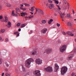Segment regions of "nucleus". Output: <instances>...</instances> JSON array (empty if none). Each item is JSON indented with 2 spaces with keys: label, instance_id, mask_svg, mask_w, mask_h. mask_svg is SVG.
Returning <instances> with one entry per match:
<instances>
[{
  "label": "nucleus",
  "instance_id": "f257e3e1",
  "mask_svg": "<svg viewBox=\"0 0 76 76\" xmlns=\"http://www.w3.org/2000/svg\"><path fill=\"white\" fill-rule=\"evenodd\" d=\"M31 62H34V60L32 58H30L27 59L25 61V64L27 68H29Z\"/></svg>",
  "mask_w": 76,
  "mask_h": 76
},
{
  "label": "nucleus",
  "instance_id": "f03ea898",
  "mask_svg": "<svg viewBox=\"0 0 76 76\" xmlns=\"http://www.w3.org/2000/svg\"><path fill=\"white\" fill-rule=\"evenodd\" d=\"M67 70V68L66 67H64L61 68V73L62 75H64Z\"/></svg>",
  "mask_w": 76,
  "mask_h": 76
},
{
  "label": "nucleus",
  "instance_id": "7ed1b4c3",
  "mask_svg": "<svg viewBox=\"0 0 76 76\" xmlns=\"http://www.w3.org/2000/svg\"><path fill=\"white\" fill-rule=\"evenodd\" d=\"M44 69L45 70H46L47 72H53V69L51 66H48L46 68H45Z\"/></svg>",
  "mask_w": 76,
  "mask_h": 76
},
{
  "label": "nucleus",
  "instance_id": "20e7f679",
  "mask_svg": "<svg viewBox=\"0 0 76 76\" xmlns=\"http://www.w3.org/2000/svg\"><path fill=\"white\" fill-rule=\"evenodd\" d=\"M66 45H63L60 48V51L61 53H63L66 49Z\"/></svg>",
  "mask_w": 76,
  "mask_h": 76
},
{
  "label": "nucleus",
  "instance_id": "39448f33",
  "mask_svg": "<svg viewBox=\"0 0 76 76\" xmlns=\"http://www.w3.org/2000/svg\"><path fill=\"white\" fill-rule=\"evenodd\" d=\"M34 74L36 76H41L40 71L39 70H36L34 72Z\"/></svg>",
  "mask_w": 76,
  "mask_h": 76
},
{
  "label": "nucleus",
  "instance_id": "423d86ee",
  "mask_svg": "<svg viewBox=\"0 0 76 76\" xmlns=\"http://www.w3.org/2000/svg\"><path fill=\"white\" fill-rule=\"evenodd\" d=\"M36 62L37 64H41L42 62V61L40 59H37L36 60Z\"/></svg>",
  "mask_w": 76,
  "mask_h": 76
},
{
  "label": "nucleus",
  "instance_id": "0eeeda50",
  "mask_svg": "<svg viewBox=\"0 0 76 76\" xmlns=\"http://www.w3.org/2000/svg\"><path fill=\"white\" fill-rule=\"evenodd\" d=\"M55 67L54 68L55 69V72H57V71L59 69V66L57 65V64H55Z\"/></svg>",
  "mask_w": 76,
  "mask_h": 76
},
{
  "label": "nucleus",
  "instance_id": "6e6552de",
  "mask_svg": "<svg viewBox=\"0 0 76 76\" xmlns=\"http://www.w3.org/2000/svg\"><path fill=\"white\" fill-rule=\"evenodd\" d=\"M47 31H48V29L47 28H45L41 31V32L42 34H45Z\"/></svg>",
  "mask_w": 76,
  "mask_h": 76
},
{
  "label": "nucleus",
  "instance_id": "1a4fd4ad",
  "mask_svg": "<svg viewBox=\"0 0 76 76\" xmlns=\"http://www.w3.org/2000/svg\"><path fill=\"white\" fill-rule=\"evenodd\" d=\"M66 34L68 35H69L70 36H74V34H72V33L70 31H67Z\"/></svg>",
  "mask_w": 76,
  "mask_h": 76
},
{
  "label": "nucleus",
  "instance_id": "9d476101",
  "mask_svg": "<svg viewBox=\"0 0 76 76\" xmlns=\"http://www.w3.org/2000/svg\"><path fill=\"white\" fill-rule=\"evenodd\" d=\"M67 25H68V26H72L73 25V22H68L67 23Z\"/></svg>",
  "mask_w": 76,
  "mask_h": 76
},
{
  "label": "nucleus",
  "instance_id": "9b49d317",
  "mask_svg": "<svg viewBox=\"0 0 76 76\" xmlns=\"http://www.w3.org/2000/svg\"><path fill=\"white\" fill-rule=\"evenodd\" d=\"M6 26H7L8 28H10V27H11L12 25H11V23L9 21L8 23L6 25Z\"/></svg>",
  "mask_w": 76,
  "mask_h": 76
},
{
  "label": "nucleus",
  "instance_id": "f8f14e48",
  "mask_svg": "<svg viewBox=\"0 0 76 76\" xmlns=\"http://www.w3.org/2000/svg\"><path fill=\"white\" fill-rule=\"evenodd\" d=\"M52 51V49L50 48V49H48L47 50H46V52L47 54H49L50 53V52H51Z\"/></svg>",
  "mask_w": 76,
  "mask_h": 76
},
{
  "label": "nucleus",
  "instance_id": "ddd939ff",
  "mask_svg": "<svg viewBox=\"0 0 76 76\" xmlns=\"http://www.w3.org/2000/svg\"><path fill=\"white\" fill-rule=\"evenodd\" d=\"M36 53H37V51H36V50H34L33 51H32L31 52V55H35V54H36Z\"/></svg>",
  "mask_w": 76,
  "mask_h": 76
},
{
  "label": "nucleus",
  "instance_id": "4468645a",
  "mask_svg": "<svg viewBox=\"0 0 76 76\" xmlns=\"http://www.w3.org/2000/svg\"><path fill=\"white\" fill-rule=\"evenodd\" d=\"M54 7V5L53 4H50L49 6V8L50 9H52L53 7Z\"/></svg>",
  "mask_w": 76,
  "mask_h": 76
},
{
  "label": "nucleus",
  "instance_id": "2eb2a0df",
  "mask_svg": "<svg viewBox=\"0 0 76 76\" xmlns=\"http://www.w3.org/2000/svg\"><path fill=\"white\" fill-rule=\"evenodd\" d=\"M72 59V55L69 56V57L67 58V60H70Z\"/></svg>",
  "mask_w": 76,
  "mask_h": 76
},
{
  "label": "nucleus",
  "instance_id": "dca6fc26",
  "mask_svg": "<svg viewBox=\"0 0 76 76\" xmlns=\"http://www.w3.org/2000/svg\"><path fill=\"white\" fill-rule=\"evenodd\" d=\"M20 6H21L20 7V9H21V10H25V9L23 8V4H20Z\"/></svg>",
  "mask_w": 76,
  "mask_h": 76
},
{
  "label": "nucleus",
  "instance_id": "f3484780",
  "mask_svg": "<svg viewBox=\"0 0 76 76\" xmlns=\"http://www.w3.org/2000/svg\"><path fill=\"white\" fill-rule=\"evenodd\" d=\"M11 15H12V16H16V14H15L14 11H12Z\"/></svg>",
  "mask_w": 76,
  "mask_h": 76
},
{
  "label": "nucleus",
  "instance_id": "a211bd4d",
  "mask_svg": "<svg viewBox=\"0 0 76 76\" xmlns=\"http://www.w3.org/2000/svg\"><path fill=\"white\" fill-rule=\"evenodd\" d=\"M5 22H8V18H7V17L6 16L5 17Z\"/></svg>",
  "mask_w": 76,
  "mask_h": 76
},
{
  "label": "nucleus",
  "instance_id": "6ab92c4d",
  "mask_svg": "<svg viewBox=\"0 0 76 76\" xmlns=\"http://www.w3.org/2000/svg\"><path fill=\"white\" fill-rule=\"evenodd\" d=\"M53 21V19H50V20H49L48 23L49 24H51V23Z\"/></svg>",
  "mask_w": 76,
  "mask_h": 76
},
{
  "label": "nucleus",
  "instance_id": "aec40b11",
  "mask_svg": "<svg viewBox=\"0 0 76 76\" xmlns=\"http://www.w3.org/2000/svg\"><path fill=\"white\" fill-rule=\"evenodd\" d=\"M20 12V10L19 8H16V13H18V12Z\"/></svg>",
  "mask_w": 76,
  "mask_h": 76
},
{
  "label": "nucleus",
  "instance_id": "412c9836",
  "mask_svg": "<svg viewBox=\"0 0 76 76\" xmlns=\"http://www.w3.org/2000/svg\"><path fill=\"white\" fill-rule=\"evenodd\" d=\"M47 21H46V20H43L42 21V23H43V24H45V23H46Z\"/></svg>",
  "mask_w": 76,
  "mask_h": 76
},
{
  "label": "nucleus",
  "instance_id": "4be33fe9",
  "mask_svg": "<svg viewBox=\"0 0 76 76\" xmlns=\"http://www.w3.org/2000/svg\"><path fill=\"white\" fill-rule=\"evenodd\" d=\"M21 28H24L25 26V24H23L21 25Z\"/></svg>",
  "mask_w": 76,
  "mask_h": 76
},
{
  "label": "nucleus",
  "instance_id": "5701e85b",
  "mask_svg": "<svg viewBox=\"0 0 76 76\" xmlns=\"http://www.w3.org/2000/svg\"><path fill=\"white\" fill-rule=\"evenodd\" d=\"M22 15V16H24L25 15H26V12L25 13H22L21 14Z\"/></svg>",
  "mask_w": 76,
  "mask_h": 76
},
{
  "label": "nucleus",
  "instance_id": "b1692460",
  "mask_svg": "<svg viewBox=\"0 0 76 76\" xmlns=\"http://www.w3.org/2000/svg\"><path fill=\"white\" fill-rule=\"evenodd\" d=\"M6 5L7 6V7H11V5L10 4L7 3V4H6Z\"/></svg>",
  "mask_w": 76,
  "mask_h": 76
},
{
  "label": "nucleus",
  "instance_id": "393cba45",
  "mask_svg": "<svg viewBox=\"0 0 76 76\" xmlns=\"http://www.w3.org/2000/svg\"><path fill=\"white\" fill-rule=\"evenodd\" d=\"M5 31V30L4 29H2L1 30V32L2 33H3V32H4Z\"/></svg>",
  "mask_w": 76,
  "mask_h": 76
},
{
  "label": "nucleus",
  "instance_id": "a878e982",
  "mask_svg": "<svg viewBox=\"0 0 76 76\" xmlns=\"http://www.w3.org/2000/svg\"><path fill=\"white\" fill-rule=\"evenodd\" d=\"M61 12H60V16L61 18L62 19H63V15H62V14H61Z\"/></svg>",
  "mask_w": 76,
  "mask_h": 76
},
{
  "label": "nucleus",
  "instance_id": "bb28decb",
  "mask_svg": "<svg viewBox=\"0 0 76 76\" xmlns=\"http://www.w3.org/2000/svg\"><path fill=\"white\" fill-rule=\"evenodd\" d=\"M22 68L23 70V72H25L26 70L25 68V67H24L23 66H22Z\"/></svg>",
  "mask_w": 76,
  "mask_h": 76
},
{
  "label": "nucleus",
  "instance_id": "cd10ccee",
  "mask_svg": "<svg viewBox=\"0 0 76 76\" xmlns=\"http://www.w3.org/2000/svg\"><path fill=\"white\" fill-rule=\"evenodd\" d=\"M2 62H3V59L1 58H0V64H2Z\"/></svg>",
  "mask_w": 76,
  "mask_h": 76
},
{
  "label": "nucleus",
  "instance_id": "c85d7f7f",
  "mask_svg": "<svg viewBox=\"0 0 76 76\" xmlns=\"http://www.w3.org/2000/svg\"><path fill=\"white\" fill-rule=\"evenodd\" d=\"M63 61V58H61L59 60L60 62H62Z\"/></svg>",
  "mask_w": 76,
  "mask_h": 76
},
{
  "label": "nucleus",
  "instance_id": "c756f323",
  "mask_svg": "<svg viewBox=\"0 0 76 76\" xmlns=\"http://www.w3.org/2000/svg\"><path fill=\"white\" fill-rule=\"evenodd\" d=\"M40 14H41V15H44V12L42 10V11H41V12H40Z\"/></svg>",
  "mask_w": 76,
  "mask_h": 76
},
{
  "label": "nucleus",
  "instance_id": "7c9ffc66",
  "mask_svg": "<svg viewBox=\"0 0 76 76\" xmlns=\"http://www.w3.org/2000/svg\"><path fill=\"white\" fill-rule=\"evenodd\" d=\"M30 10H31V12H34V9L32 7L31 8V9Z\"/></svg>",
  "mask_w": 76,
  "mask_h": 76
},
{
  "label": "nucleus",
  "instance_id": "2f4dec72",
  "mask_svg": "<svg viewBox=\"0 0 76 76\" xmlns=\"http://www.w3.org/2000/svg\"><path fill=\"white\" fill-rule=\"evenodd\" d=\"M63 3H64L65 4H66V3H67V1L66 0H63Z\"/></svg>",
  "mask_w": 76,
  "mask_h": 76
},
{
  "label": "nucleus",
  "instance_id": "473e14b6",
  "mask_svg": "<svg viewBox=\"0 0 76 76\" xmlns=\"http://www.w3.org/2000/svg\"><path fill=\"white\" fill-rule=\"evenodd\" d=\"M34 17V16L33 15H30L29 16V19H31V18H32Z\"/></svg>",
  "mask_w": 76,
  "mask_h": 76
},
{
  "label": "nucleus",
  "instance_id": "72a5a7b5",
  "mask_svg": "<svg viewBox=\"0 0 76 76\" xmlns=\"http://www.w3.org/2000/svg\"><path fill=\"white\" fill-rule=\"evenodd\" d=\"M48 3H53V1L50 0H48Z\"/></svg>",
  "mask_w": 76,
  "mask_h": 76
},
{
  "label": "nucleus",
  "instance_id": "f704fd0d",
  "mask_svg": "<svg viewBox=\"0 0 76 76\" xmlns=\"http://www.w3.org/2000/svg\"><path fill=\"white\" fill-rule=\"evenodd\" d=\"M66 16L68 18H70V15L69 14H67L66 15Z\"/></svg>",
  "mask_w": 76,
  "mask_h": 76
},
{
  "label": "nucleus",
  "instance_id": "c9c22d12",
  "mask_svg": "<svg viewBox=\"0 0 76 76\" xmlns=\"http://www.w3.org/2000/svg\"><path fill=\"white\" fill-rule=\"evenodd\" d=\"M55 3H56L57 4H58L59 3V2L58 1H55Z\"/></svg>",
  "mask_w": 76,
  "mask_h": 76
},
{
  "label": "nucleus",
  "instance_id": "e433bc0d",
  "mask_svg": "<svg viewBox=\"0 0 76 76\" xmlns=\"http://www.w3.org/2000/svg\"><path fill=\"white\" fill-rule=\"evenodd\" d=\"M20 25V23H18L17 24V26H19Z\"/></svg>",
  "mask_w": 76,
  "mask_h": 76
},
{
  "label": "nucleus",
  "instance_id": "4c0bfd02",
  "mask_svg": "<svg viewBox=\"0 0 76 76\" xmlns=\"http://www.w3.org/2000/svg\"><path fill=\"white\" fill-rule=\"evenodd\" d=\"M57 7H58V9H59V10H61V8H60V6H58V5H56Z\"/></svg>",
  "mask_w": 76,
  "mask_h": 76
},
{
  "label": "nucleus",
  "instance_id": "58836bf2",
  "mask_svg": "<svg viewBox=\"0 0 76 76\" xmlns=\"http://www.w3.org/2000/svg\"><path fill=\"white\" fill-rule=\"evenodd\" d=\"M5 75L6 76H10V74L7 73H6Z\"/></svg>",
  "mask_w": 76,
  "mask_h": 76
},
{
  "label": "nucleus",
  "instance_id": "ea45409f",
  "mask_svg": "<svg viewBox=\"0 0 76 76\" xmlns=\"http://www.w3.org/2000/svg\"><path fill=\"white\" fill-rule=\"evenodd\" d=\"M18 34V31L14 32V35H16V34Z\"/></svg>",
  "mask_w": 76,
  "mask_h": 76
},
{
  "label": "nucleus",
  "instance_id": "a19ab883",
  "mask_svg": "<svg viewBox=\"0 0 76 76\" xmlns=\"http://www.w3.org/2000/svg\"><path fill=\"white\" fill-rule=\"evenodd\" d=\"M67 9V6H64V9L65 10H66Z\"/></svg>",
  "mask_w": 76,
  "mask_h": 76
},
{
  "label": "nucleus",
  "instance_id": "79ce46f5",
  "mask_svg": "<svg viewBox=\"0 0 76 76\" xmlns=\"http://www.w3.org/2000/svg\"><path fill=\"white\" fill-rule=\"evenodd\" d=\"M30 5L29 4H25V6H28V7H29V6H30Z\"/></svg>",
  "mask_w": 76,
  "mask_h": 76
},
{
  "label": "nucleus",
  "instance_id": "37998d69",
  "mask_svg": "<svg viewBox=\"0 0 76 76\" xmlns=\"http://www.w3.org/2000/svg\"><path fill=\"white\" fill-rule=\"evenodd\" d=\"M5 41L6 42H8L9 41V39L7 38H6L5 39Z\"/></svg>",
  "mask_w": 76,
  "mask_h": 76
},
{
  "label": "nucleus",
  "instance_id": "c03bdc74",
  "mask_svg": "<svg viewBox=\"0 0 76 76\" xmlns=\"http://www.w3.org/2000/svg\"><path fill=\"white\" fill-rule=\"evenodd\" d=\"M57 25L58 27H60V25L58 23L57 24Z\"/></svg>",
  "mask_w": 76,
  "mask_h": 76
},
{
  "label": "nucleus",
  "instance_id": "a18cd8bd",
  "mask_svg": "<svg viewBox=\"0 0 76 76\" xmlns=\"http://www.w3.org/2000/svg\"><path fill=\"white\" fill-rule=\"evenodd\" d=\"M58 43H61V40H58Z\"/></svg>",
  "mask_w": 76,
  "mask_h": 76
},
{
  "label": "nucleus",
  "instance_id": "49530a36",
  "mask_svg": "<svg viewBox=\"0 0 76 76\" xmlns=\"http://www.w3.org/2000/svg\"><path fill=\"white\" fill-rule=\"evenodd\" d=\"M63 35H66V33H65V32H63Z\"/></svg>",
  "mask_w": 76,
  "mask_h": 76
},
{
  "label": "nucleus",
  "instance_id": "de8ad7c7",
  "mask_svg": "<svg viewBox=\"0 0 76 76\" xmlns=\"http://www.w3.org/2000/svg\"><path fill=\"white\" fill-rule=\"evenodd\" d=\"M38 12H41V11H42V10H40V9H38Z\"/></svg>",
  "mask_w": 76,
  "mask_h": 76
},
{
  "label": "nucleus",
  "instance_id": "09e8293b",
  "mask_svg": "<svg viewBox=\"0 0 76 76\" xmlns=\"http://www.w3.org/2000/svg\"><path fill=\"white\" fill-rule=\"evenodd\" d=\"M72 76H75V73H72Z\"/></svg>",
  "mask_w": 76,
  "mask_h": 76
},
{
  "label": "nucleus",
  "instance_id": "8fccbe9b",
  "mask_svg": "<svg viewBox=\"0 0 76 76\" xmlns=\"http://www.w3.org/2000/svg\"><path fill=\"white\" fill-rule=\"evenodd\" d=\"M66 6H68V9H69V4H67L66 5Z\"/></svg>",
  "mask_w": 76,
  "mask_h": 76
},
{
  "label": "nucleus",
  "instance_id": "3c124183",
  "mask_svg": "<svg viewBox=\"0 0 76 76\" xmlns=\"http://www.w3.org/2000/svg\"><path fill=\"white\" fill-rule=\"evenodd\" d=\"M2 9V7H1V6L0 5V10H1Z\"/></svg>",
  "mask_w": 76,
  "mask_h": 76
},
{
  "label": "nucleus",
  "instance_id": "603ef678",
  "mask_svg": "<svg viewBox=\"0 0 76 76\" xmlns=\"http://www.w3.org/2000/svg\"><path fill=\"white\" fill-rule=\"evenodd\" d=\"M4 72L2 73V75L1 76H4Z\"/></svg>",
  "mask_w": 76,
  "mask_h": 76
},
{
  "label": "nucleus",
  "instance_id": "864d4df0",
  "mask_svg": "<svg viewBox=\"0 0 76 76\" xmlns=\"http://www.w3.org/2000/svg\"><path fill=\"white\" fill-rule=\"evenodd\" d=\"M3 19V17L0 16V19Z\"/></svg>",
  "mask_w": 76,
  "mask_h": 76
},
{
  "label": "nucleus",
  "instance_id": "5fc2aeb1",
  "mask_svg": "<svg viewBox=\"0 0 76 76\" xmlns=\"http://www.w3.org/2000/svg\"><path fill=\"white\" fill-rule=\"evenodd\" d=\"M15 71L16 73H17V72H18V69H16L15 70Z\"/></svg>",
  "mask_w": 76,
  "mask_h": 76
},
{
  "label": "nucleus",
  "instance_id": "6e6d98bb",
  "mask_svg": "<svg viewBox=\"0 0 76 76\" xmlns=\"http://www.w3.org/2000/svg\"><path fill=\"white\" fill-rule=\"evenodd\" d=\"M20 31H21V29L20 28H19L18 29V31H19V32H20Z\"/></svg>",
  "mask_w": 76,
  "mask_h": 76
},
{
  "label": "nucleus",
  "instance_id": "4d7b16f0",
  "mask_svg": "<svg viewBox=\"0 0 76 76\" xmlns=\"http://www.w3.org/2000/svg\"><path fill=\"white\" fill-rule=\"evenodd\" d=\"M17 37H19V34H17Z\"/></svg>",
  "mask_w": 76,
  "mask_h": 76
},
{
  "label": "nucleus",
  "instance_id": "13d9d810",
  "mask_svg": "<svg viewBox=\"0 0 76 76\" xmlns=\"http://www.w3.org/2000/svg\"><path fill=\"white\" fill-rule=\"evenodd\" d=\"M30 13H31V15H33L34 14V13H33V12H30Z\"/></svg>",
  "mask_w": 76,
  "mask_h": 76
},
{
  "label": "nucleus",
  "instance_id": "bf43d9fd",
  "mask_svg": "<svg viewBox=\"0 0 76 76\" xmlns=\"http://www.w3.org/2000/svg\"><path fill=\"white\" fill-rule=\"evenodd\" d=\"M5 71H6V72H7V71H8V69H6L5 70Z\"/></svg>",
  "mask_w": 76,
  "mask_h": 76
},
{
  "label": "nucleus",
  "instance_id": "052dcab7",
  "mask_svg": "<svg viewBox=\"0 0 76 76\" xmlns=\"http://www.w3.org/2000/svg\"><path fill=\"white\" fill-rule=\"evenodd\" d=\"M62 15H63V16H64L65 15V14L64 13H63Z\"/></svg>",
  "mask_w": 76,
  "mask_h": 76
},
{
  "label": "nucleus",
  "instance_id": "680f3d73",
  "mask_svg": "<svg viewBox=\"0 0 76 76\" xmlns=\"http://www.w3.org/2000/svg\"><path fill=\"white\" fill-rule=\"evenodd\" d=\"M7 67H8V66H9V64H6V65Z\"/></svg>",
  "mask_w": 76,
  "mask_h": 76
},
{
  "label": "nucleus",
  "instance_id": "e2e57ef3",
  "mask_svg": "<svg viewBox=\"0 0 76 76\" xmlns=\"http://www.w3.org/2000/svg\"><path fill=\"white\" fill-rule=\"evenodd\" d=\"M72 13H73V14H75V11H74V10L72 11Z\"/></svg>",
  "mask_w": 76,
  "mask_h": 76
},
{
  "label": "nucleus",
  "instance_id": "0e129e2a",
  "mask_svg": "<svg viewBox=\"0 0 76 76\" xmlns=\"http://www.w3.org/2000/svg\"><path fill=\"white\" fill-rule=\"evenodd\" d=\"M54 15L55 16H57V14H56V13H55L54 14Z\"/></svg>",
  "mask_w": 76,
  "mask_h": 76
},
{
  "label": "nucleus",
  "instance_id": "69168bd1",
  "mask_svg": "<svg viewBox=\"0 0 76 76\" xmlns=\"http://www.w3.org/2000/svg\"><path fill=\"white\" fill-rule=\"evenodd\" d=\"M1 40V37H0V41Z\"/></svg>",
  "mask_w": 76,
  "mask_h": 76
},
{
  "label": "nucleus",
  "instance_id": "338daca9",
  "mask_svg": "<svg viewBox=\"0 0 76 76\" xmlns=\"http://www.w3.org/2000/svg\"><path fill=\"white\" fill-rule=\"evenodd\" d=\"M48 6V3H47V4H46V6Z\"/></svg>",
  "mask_w": 76,
  "mask_h": 76
},
{
  "label": "nucleus",
  "instance_id": "774afa93",
  "mask_svg": "<svg viewBox=\"0 0 76 76\" xmlns=\"http://www.w3.org/2000/svg\"><path fill=\"white\" fill-rule=\"evenodd\" d=\"M75 42H76V39H75Z\"/></svg>",
  "mask_w": 76,
  "mask_h": 76
}]
</instances>
